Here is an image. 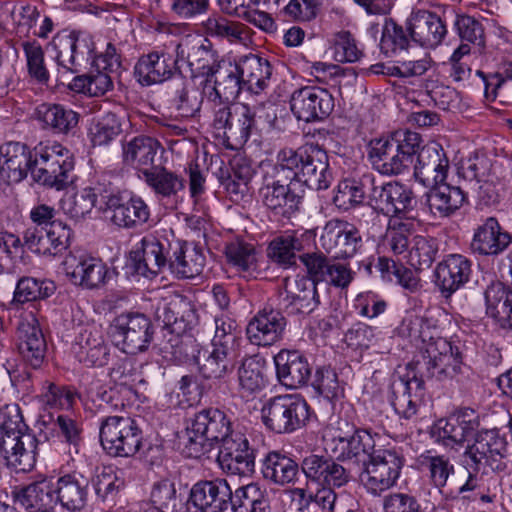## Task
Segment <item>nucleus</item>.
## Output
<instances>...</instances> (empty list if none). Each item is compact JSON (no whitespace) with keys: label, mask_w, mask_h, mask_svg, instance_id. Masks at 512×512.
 <instances>
[{"label":"nucleus","mask_w":512,"mask_h":512,"mask_svg":"<svg viewBox=\"0 0 512 512\" xmlns=\"http://www.w3.org/2000/svg\"><path fill=\"white\" fill-rule=\"evenodd\" d=\"M201 376L209 380L221 379L234 370L233 350L212 346L211 350L199 351L196 357Z\"/></svg>","instance_id":"a18cd8bd"},{"label":"nucleus","mask_w":512,"mask_h":512,"mask_svg":"<svg viewBox=\"0 0 512 512\" xmlns=\"http://www.w3.org/2000/svg\"><path fill=\"white\" fill-rule=\"evenodd\" d=\"M215 80L212 91L208 94V100L218 107V104L227 105L234 101L240 91L245 89L240 79L239 69L235 64L219 65L214 72Z\"/></svg>","instance_id":"c03bdc74"},{"label":"nucleus","mask_w":512,"mask_h":512,"mask_svg":"<svg viewBox=\"0 0 512 512\" xmlns=\"http://www.w3.org/2000/svg\"><path fill=\"white\" fill-rule=\"evenodd\" d=\"M472 273L471 261L461 254H449L435 269V283L445 297L463 287Z\"/></svg>","instance_id":"c756f323"},{"label":"nucleus","mask_w":512,"mask_h":512,"mask_svg":"<svg viewBox=\"0 0 512 512\" xmlns=\"http://www.w3.org/2000/svg\"><path fill=\"white\" fill-rule=\"evenodd\" d=\"M205 256L193 244H177L173 254H170L169 269L178 278H194L202 273Z\"/></svg>","instance_id":"49530a36"},{"label":"nucleus","mask_w":512,"mask_h":512,"mask_svg":"<svg viewBox=\"0 0 512 512\" xmlns=\"http://www.w3.org/2000/svg\"><path fill=\"white\" fill-rule=\"evenodd\" d=\"M39 440L23 420L17 404L0 408V454L15 473L32 471L37 461Z\"/></svg>","instance_id":"f257e3e1"},{"label":"nucleus","mask_w":512,"mask_h":512,"mask_svg":"<svg viewBox=\"0 0 512 512\" xmlns=\"http://www.w3.org/2000/svg\"><path fill=\"white\" fill-rule=\"evenodd\" d=\"M161 143L150 136L139 135L123 142L122 161L125 165L137 169L145 176L155 168V160Z\"/></svg>","instance_id":"e433bc0d"},{"label":"nucleus","mask_w":512,"mask_h":512,"mask_svg":"<svg viewBox=\"0 0 512 512\" xmlns=\"http://www.w3.org/2000/svg\"><path fill=\"white\" fill-rule=\"evenodd\" d=\"M89 481L79 474H66L55 485L56 504L70 512L81 511L87 504Z\"/></svg>","instance_id":"79ce46f5"},{"label":"nucleus","mask_w":512,"mask_h":512,"mask_svg":"<svg viewBox=\"0 0 512 512\" xmlns=\"http://www.w3.org/2000/svg\"><path fill=\"white\" fill-rule=\"evenodd\" d=\"M66 274L75 284L88 289L96 288L104 283L107 274L105 264L97 258L86 254H69L63 262Z\"/></svg>","instance_id":"473e14b6"},{"label":"nucleus","mask_w":512,"mask_h":512,"mask_svg":"<svg viewBox=\"0 0 512 512\" xmlns=\"http://www.w3.org/2000/svg\"><path fill=\"white\" fill-rule=\"evenodd\" d=\"M319 244L334 259H347L359 253L364 242L359 229L353 224L332 219L323 227Z\"/></svg>","instance_id":"4468645a"},{"label":"nucleus","mask_w":512,"mask_h":512,"mask_svg":"<svg viewBox=\"0 0 512 512\" xmlns=\"http://www.w3.org/2000/svg\"><path fill=\"white\" fill-rule=\"evenodd\" d=\"M236 65L240 72L242 85L247 91L260 94L268 87L272 75V66L266 58L256 54H248L241 56Z\"/></svg>","instance_id":"a19ab883"},{"label":"nucleus","mask_w":512,"mask_h":512,"mask_svg":"<svg viewBox=\"0 0 512 512\" xmlns=\"http://www.w3.org/2000/svg\"><path fill=\"white\" fill-rule=\"evenodd\" d=\"M34 150L20 142H9L0 147V179L19 183L32 174Z\"/></svg>","instance_id":"c85d7f7f"},{"label":"nucleus","mask_w":512,"mask_h":512,"mask_svg":"<svg viewBox=\"0 0 512 512\" xmlns=\"http://www.w3.org/2000/svg\"><path fill=\"white\" fill-rule=\"evenodd\" d=\"M392 405L397 414L410 419L418 412L425 395L423 376L418 377L412 370L393 379L391 384Z\"/></svg>","instance_id":"393cba45"},{"label":"nucleus","mask_w":512,"mask_h":512,"mask_svg":"<svg viewBox=\"0 0 512 512\" xmlns=\"http://www.w3.org/2000/svg\"><path fill=\"white\" fill-rule=\"evenodd\" d=\"M363 466L361 483L369 493L379 496L396 485L404 458L395 450L378 449Z\"/></svg>","instance_id":"9b49d317"},{"label":"nucleus","mask_w":512,"mask_h":512,"mask_svg":"<svg viewBox=\"0 0 512 512\" xmlns=\"http://www.w3.org/2000/svg\"><path fill=\"white\" fill-rule=\"evenodd\" d=\"M410 31L398 25L392 18H385L380 39V50L386 57H392L406 50L410 44Z\"/></svg>","instance_id":"0e129e2a"},{"label":"nucleus","mask_w":512,"mask_h":512,"mask_svg":"<svg viewBox=\"0 0 512 512\" xmlns=\"http://www.w3.org/2000/svg\"><path fill=\"white\" fill-rule=\"evenodd\" d=\"M152 508L160 512H186L184 499L177 494L175 484L167 479L153 485L151 491Z\"/></svg>","instance_id":"680f3d73"},{"label":"nucleus","mask_w":512,"mask_h":512,"mask_svg":"<svg viewBox=\"0 0 512 512\" xmlns=\"http://www.w3.org/2000/svg\"><path fill=\"white\" fill-rule=\"evenodd\" d=\"M301 470L309 484L339 488L352 479L351 471L335 459L323 455L310 454L301 462Z\"/></svg>","instance_id":"5701e85b"},{"label":"nucleus","mask_w":512,"mask_h":512,"mask_svg":"<svg viewBox=\"0 0 512 512\" xmlns=\"http://www.w3.org/2000/svg\"><path fill=\"white\" fill-rule=\"evenodd\" d=\"M420 464L427 471L430 484L443 493L449 477L455 472L450 458L443 454H431L428 451L420 456Z\"/></svg>","instance_id":"13d9d810"},{"label":"nucleus","mask_w":512,"mask_h":512,"mask_svg":"<svg viewBox=\"0 0 512 512\" xmlns=\"http://www.w3.org/2000/svg\"><path fill=\"white\" fill-rule=\"evenodd\" d=\"M177 63V57L174 59L168 53L151 52L138 59L134 74L142 86L160 84L172 77Z\"/></svg>","instance_id":"f704fd0d"},{"label":"nucleus","mask_w":512,"mask_h":512,"mask_svg":"<svg viewBox=\"0 0 512 512\" xmlns=\"http://www.w3.org/2000/svg\"><path fill=\"white\" fill-rule=\"evenodd\" d=\"M407 30L412 41L425 48H435L442 43L446 34V24L434 12L419 10L408 19Z\"/></svg>","instance_id":"2f4dec72"},{"label":"nucleus","mask_w":512,"mask_h":512,"mask_svg":"<svg viewBox=\"0 0 512 512\" xmlns=\"http://www.w3.org/2000/svg\"><path fill=\"white\" fill-rule=\"evenodd\" d=\"M264 425L277 434H290L303 428L310 418V407L299 394L270 398L262 407Z\"/></svg>","instance_id":"423d86ee"},{"label":"nucleus","mask_w":512,"mask_h":512,"mask_svg":"<svg viewBox=\"0 0 512 512\" xmlns=\"http://www.w3.org/2000/svg\"><path fill=\"white\" fill-rule=\"evenodd\" d=\"M320 304L317 285L301 277L293 282L285 280L284 290L279 293V305L290 314L308 315Z\"/></svg>","instance_id":"bb28decb"},{"label":"nucleus","mask_w":512,"mask_h":512,"mask_svg":"<svg viewBox=\"0 0 512 512\" xmlns=\"http://www.w3.org/2000/svg\"><path fill=\"white\" fill-rule=\"evenodd\" d=\"M213 106V127L223 133L227 141L242 145L249 139L255 127V113L246 104L235 103Z\"/></svg>","instance_id":"ddd939ff"},{"label":"nucleus","mask_w":512,"mask_h":512,"mask_svg":"<svg viewBox=\"0 0 512 512\" xmlns=\"http://www.w3.org/2000/svg\"><path fill=\"white\" fill-rule=\"evenodd\" d=\"M298 473V464L280 452L272 451L263 460V477L274 484L284 486L294 483Z\"/></svg>","instance_id":"603ef678"},{"label":"nucleus","mask_w":512,"mask_h":512,"mask_svg":"<svg viewBox=\"0 0 512 512\" xmlns=\"http://www.w3.org/2000/svg\"><path fill=\"white\" fill-rule=\"evenodd\" d=\"M35 115L42 127L53 134L74 133L79 122V114L61 104L42 103L37 107Z\"/></svg>","instance_id":"37998d69"},{"label":"nucleus","mask_w":512,"mask_h":512,"mask_svg":"<svg viewBox=\"0 0 512 512\" xmlns=\"http://www.w3.org/2000/svg\"><path fill=\"white\" fill-rule=\"evenodd\" d=\"M51 45L55 51L59 72L63 75L79 72V68L89 59L94 49L87 37L66 31L58 33Z\"/></svg>","instance_id":"aec40b11"},{"label":"nucleus","mask_w":512,"mask_h":512,"mask_svg":"<svg viewBox=\"0 0 512 512\" xmlns=\"http://www.w3.org/2000/svg\"><path fill=\"white\" fill-rule=\"evenodd\" d=\"M177 60L184 62L193 77L213 76L220 63L217 53L201 41L184 40L176 47Z\"/></svg>","instance_id":"7c9ffc66"},{"label":"nucleus","mask_w":512,"mask_h":512,"mask_svg":"<svg viewBox=\"0 0 512 512\" xmlns=\"http://www.w3.org/2000/svg\"><path fill=\"white\" fill-rule=\"evenodd\" d=\"M286 325L279 310L264 308L249 321L246 334L252 344L270 346L282 339Z\"/></svg>","instance_id":"cd10ccee"},{"label":"nucleus","mask_w":512,"mask_h":512,"mask_svg":"<svg viewBox=\"0 0 512 512\" xmlns=\"http://www.w3.org/2000/svg\"><path fill=\"white\" fill-rule=\"evenodd\" d=\"M274 362L280 383L288 388H299L311 377V366L299 351L281 350L274 357Z\"/></svg>","instance_id":"c9c22d12"},{"label":"nucleus","mask_w":512,"mask_h":512,"mask_svg":"<svg viewBox=\"0 0 512 512\" xmlns=\"http://www.w3.org/2000/svg\"><path fill=\"white\" fill-rule=\"evenodd\" d=\"M232 512H269L270 503L264 491L257 484L251 483L231 490Z\"/></svg>","instance_id":"5fc2aeb1"},{"label":"nucleus","mask_w":512,"mask_h":512,"mask_svg":"<svg viewBox=\"0 0 512 512\" xmlns=\"http://www.w3.org/2000/svg\"><path fill=\"white\" fill-rule=\"evenodd\" d=\"M507 452V442L496 429H484L475 432L472 441L468 442L462 455L461 465L474 469L490 467L502 470V459Z\"/></svg>","instance_id":"9d476101"},{"label":"nucleus","mask_w":512,"mask_h":512,"mask_svg":"<svg viewBox=\"0 0 512 512\" xmlns=\"http://www.w3.org/2000/svg\"><path fill=\"white\" fill-rule=\"evenodd\" d=\"M144 178L147 185L163 198L175 197L185 188V180L164 167H155L146 172Z\"/></svg>","instance_id":"052dcab7"},{"label":"nucleus","mask_w":512,"mask_h":512,"mask_svg":"<svg viewBox=\"0 0 512 512\" xmlns=\"http://www.w3.org/2000/svg\"><path fill=\"white\" fill-rule=\"evenodd\" d=\"M202 102L203 95L196 87L188 85L183 78L175 83L171 103L179 116L184 118L195 116L200 111Z\"/></svg>","instance_id":"bf43d9fd"},{"label":"nucleus","mask_w":512,"mask_h":512,"mask_svg":"<svg viewBox=\"0 0 512 512\" xmlns=\"http://www.w3.org/2000/svg\"><path fill=\"white\" fill-rule=\"evenodd\" d=\"M65 152L69 150L60 144L35 147L31 174L33 180L37 183L46 182L48 171L59 167L61 159H65Z\"/></svg>","instance_id":"6e6d98bb"},{"label":"nucleus","mask_w":512,"mask_h":512,"mask_svg":"<svg viewBox=\"0 0 512 512\" xmlns=\"http://www.w3.org/2000/svg\"><path fill=\"white\" fill-rule=\"evenodd\" d=\"M191 421L200 429L213 445L220 444L224 438L234 432L227 415L216 408L203 409L196 413ZM199 432V430H197Z\"/></svg>","instance_id":"3c124183"},{"label":"nucleus","mask_w":512,"mask_h":512,"mask_svg":"<svg viewBox=\"0 0 512 512\" xmlns=\"http://www.w3.org/2000/svg\"><path fill=\"white\" fill-rule=\"evenodd\" d=\"M414 164V177L425 187L446 180L450 168L449 159L443 147L437 142L419 146Z\"/></svg>","instance_id":"4be33fe9"},{"label":"nucleus","mask_w":512,"mask_h":512,"mask_svg":"<svg viewBox=\"0 0 512 512\" xmlns=\"http://www.w3.org/2000/svg\"><path fill=\"white\" fill-rule=\"evenodd\" d=\"M217 462L227 474L250 475L255 467L254 449L243 433L234 431L219 444Z\"/></svg>","instance_id":"f3484780"},{"label":"nucleus","mask_w":512,"mask_h":512,"mask_svg":"<svg viewBox=\"0 0 512 512\" xmlns=\"http://www.w3.org/2000/svg\"><path fill=\"white\" fill-rule=\"evenodd\" d=\"M16 336L18 351L23 360L34 369L41 367L47 344L38 320L32 312L21 315Z\"/></svg>","instance_id":"b1692460"},{"label":"nucleus","mask_w":512,"mask_h":512,"mask_svg":"<svg viewBox=\"0 0 512 512\" xmlns=\"http://www.w3.org/2000/svg\"><path fill=\"white\" fill-rule=\"evenodd\" d=\"M375 436L377 434H372L368 429L358 428L337 455V460L353 461L364 465L377 451Z\"/></svg>","instance_id":"864d4df0"},{"label":"nucleus","mask_w":512,"mask_h":512,"mask_svg":"<svg viewBox=\"0 0 512 512\" xmlns=\"http://www.w3.org/2000/svg\"><path fill=\"white\" fill-rule=\"evenodd\" d=\"M426 203L430 212L439 218L450 217L466 202V194L458 187L445 181L429 186Z\"/></svg>","instance_id":"ea45409f"},{"label":"nucleus","mask_w":512,"mask_h":512,"mask_svg":"<svg viewBox=\"0 0 512 512\" xmlns=\"http://www.w3.org/2000/svg\"><path fill=\"white\" fill-rule=\"evenodd\" d=\"M276 161L293 181L312 190H326L331 184L328 155L317 145L306 144L296 150L284 148L278 152Z\"/></svg>","instance_id":"7ed1b4c3"},{"label":"nucleus","mask_w":512,"mask_h":512,"mask_svg":"<svg viewBox=\"0 0 512 512\" xmlns=\"http://www.w3.org/2000/svg\"><path fill=\"white\" fill-rule=\"evenodd\" d=\"M511 239V235L501 228L496 218L488 217L475 230L470 247L474 253L495 256L509 246Z\"/></svg>","instance_id":"58836bf2"},{"label":"nucleus","mask_w":512,"mask_h":512,"mask_svg":"<svg viewBox=\"0 0 512 512\" xmlns=\"http://www.w3.org/2000/svg\"><path fill=\"white\" fill-rule=\"evenodd\" d=\"M375 174L364 173L358 179H346L338 185V192L334 197L335 203L347 209V204L355 206L367 200L371 203L374 188Z\"/></svg>","instance_id":"8fccbe9b"},{"label":"nucleus","mask_w":512,"mask_h":512,"mask_svg":"<svg viewBox=\"0 0 512 512\" xmlns=\"http://www.w3.org/2000/svg\"><path fill=\"white\" fill-rule=\"evenodd\" d=\"M75 357L88 367H102L109 361V348L102 332L97 328H85L73 346Z\"/></svg>","instance_id":"4c0bfd02"},{"label":"nucleus","mask_w":512,"mask_h":512,"mask_svg":"<svg viewBox=\"0 0 512 512\" xmlns=\"http://www.w3.org/2000/svg\"><path fill=\"white\" fill-rule=\"evenodd\" d=\"M170 249L167 239L144 236L130 252L135 272L146 278L155 277L169 265Z\"/></svg>","instance_id":"2eb2a0df"},{"label":"nucleus","mask_w":512,"mask_h":512,"mask_svg":"<svg viewBox=\"0 0 512 512\" xmlns=\"http://www.w3.org/2000/svg\"><path fill=\"white\" fill-rule=\"evenodd\" d=\"M421 142L418 133L399 129L387 137L371 140L368 157L380 174L399 175L413 163Z\"/></svg>","instance_id":"20e7f679"},{"label":"nucleus","mask_w":512,"mask_h":512,"mask_svg":"<svg viewBox=\"0 0 512 512\" xmlns=\"http://www.w3.org/2000/svg\"><path fill=\"white\" fill-rule=\"evenodd\" d=\"M71 237L72 230L66 223L54 221L48 228H27L23 246L39 255L56 256L68 248Z\"/></svg>","instance_id":"412c9836"},{"label":"nucleus","mask_w":512,"mask_h":512,"mask_svg":"<svg viewBox=\"0 0 512 512\" xmlns=\"http://www.w3.org/2000/svg\"><path fill=\"white\" fill-rule=\"evenodd\" d=\"M417 205L411 187L396 181H384L375 175L370 206L377 212L390 216L392 220L413 219L411 215Z\"/></svg>","instance_id":"6e6552de"},{"label":"nucleus","mask_w":512,"mask_h":512,"mask_svg":"<svg viewBox=\"0 0 512 512\" xmlns=\"http://www.w3.org/2000/svg\"><path fill=\"white\" fill-rule=\"evenodd\" d=\"M106 193L107 185L97 183L63 200L62 209L71 219L79 221L92 211L98 201L105 206L104 194Z\"/></svg>","instance_id":"de8ad7c7"},{"label":"nucleus","mask_w":512,"mask_h":512,"mask_svg":"<svg viewBox=\"0 0 512 512\" xmlns=\"http://www.w3.org/2000/svg\"><path fill=\"white\" fill-rule=\"evenodd\" d=\"M228 263L240 272L256 270L257 253L255 247L243 240L235 239L225 245L224 250Z\"/></svg>","instance_id":"338daca9"},{"label":"nucleus","mask_w":512,"mask_h":512,"mask_svg":"<svg viewBox=\"0 0 512 512\" xmlns=\"http://www.w3.org/2000/svg\"><path fill=\"white\" fill-rule=\"evenodd\" d=\"M264 362L256 357L243 360L238 370V381L243 396H250L265 387Z\"/></svg>","instance_id":"e2e57ef3"},{"label":"nucleus","mask_w":512,"mask_h":512,"mask_svg":"<svg viewBox=\"0 0 512 512\" xmlns=\"http://www.w3.org/2000/svg\"><path fill=\"white\" fill-rule=\"evenodd\" d=\"M424 319L418 316L408 317L402 321L400 333L411 338H420L424 344L421 348L422 361L419 370L428 378L438 381L453 379L462 373V357L458 347L442 337L429 336L423 330Z\"/></svg>","instance_id":"f03ea898"},{"label":"nucleus","mask_w":512,"mask_h":512,"mask_svg":"<svg viewBox=\"0 0 512 512\" xmlns=\"http://www.w3.org/2000/svg\"><path fill=\"white\" fill-rule=\"evenodd\" d=\"M438 253V243L432 237L416 235L412 238L406 260L417 270H424L433 264Z\"/></svg>","instance_id":"69168bd1"},{"label":"nucleus","mask_w":512,"mask_h":512,"mask_svg":"<svg viewBox=\"0 0 512 512\" xmlns=\"http://www.w3.org/2000/svg\"><path fill=\"white\" fill-rule=\"evenodd\" d=\"M334 97L325 88L305 86L293 92L290 108L298 120L320 121L327 118L334 109Z\"/></svg>","instance_id":"6ab92c4d"},{"label":"nucleus","mask_w":512,"mask_h":512,"mask_svg":"<svg viewBox=\"0 0 512 512\" xmlns=\"http://www.w3.org/2000/svg\"><path fill=\"white\" fill-rule=\"evenodd\" d=\"M487 314L501 328L512 330V293L501 282L491 283L484 293Z\"/></svg>","instance_id":"09e8293b"},{"label":"nucleus","mask_w":512,"mask_h":512,"mask_svg":"<svg viewBox=\"0 0 512 512\" xmlns=\"http://www.w3.org/2000/svg\"><path fill=\"white\" fill-rule=\"evenodd\" d=\"M55 291V285L50 280H38L33 277L21 278L14 292V301L26 303L50 297Z\"/></svg>","instance_id":"774afa93"},{"label":"nucleus","mask_w":512,"mask_h":512,"mask_svg":"<svg viewBox=\"0 0 512 512\" xmlns=\"http://www.w3.org/2000/svg\"><path fill=\"white\" fill-rule=\"evenodd\" d=\"M104 198L103 211L111 223L119 228L137 229L146 224L150 218L149 206L138 195L127 196L116 192L109 183Z\"/></svg>","instance_id":"f8f14e48"},{"label":"nucleus","mask_w":512,"mask_h":512,"mask_svg":"<svg viewBox=\"0 0 512 512\" xmlns=\"http://www.w3.org/2000/svg\"><path fill=\"white\" fill-rule=\"evenodd\" d=\"M14 501L31 512H48L56 504L55 485L51 478L41 476L30 484L12 491Z\"/></svg>","instance_id":"72a5a7b5"},{"label":"nucleus","mask_w":512,"mask_h":512,"mask_svg":"<svg viewBox=\"0 0 512 512\" xmlns=\"http://www.w3.org/2000/svg\"><path fill=\"white\" fill-rule=\"evenodd\" d=\"M115 76L108 71L96 68L95 71L75 76L68 86L77 93L95 97L102 96L113 88Z\"/></svg>","instance_id":"4d7b16f0"},{"label":"nucleus","mask_w":512,"mask_h":512,"mask_svg":"<svg viewBox=\"0 0 512 512\" xmlns=\"http://www.w3.org/2000/svg\"><path fill=\"white\" fill-rule=\"evenodd\" d=\"M154 316L164 330L176 337L190 330L196 318L192 303L180 294L161 298L154 306Z\"/></svg>","instance_id":"a211bd4d"},{"label":"nucleus","mask_w":512,"mask_h":512,"mask_svg":"<svg viewBox=\"0 0 512 512\" xmlns=\"http://www.w3.org/2000/svg\"><path fill=\"white\" fill-rule=\"evenodd\" d=\"M259 196L267 209L289 218L300 210L303 190L276 161L265 171Z\"/></svg>","instance_id":"39448f33"},{"label":"nucleus","mask_w":512,"mask_h":512,"mask_svg":"<svg viewBox=\"0 0 512 512\" xmlns=\"http://www.w3.org/2000/svg\"><path fill=\"white\" fill-rule=\"evenodd\" d=\"M231 487L226 479L200 480L190 489L188 502L200 512H227Z\"/></svg>","instance_id":"a878e982"},{"label":"nucleus","mask_w":512,"mask_h":512,"mask_svg":"<svg viewBox=\"0 0 512 512\" xmlns=\"http://www.w3.org/2000/svg\"><path fill=\"white\" fill-rule=\"evenodd\" d=\"M479 425V418L474 411L465 409L437 420L431 427L430 435L435 443L453 449L456 446H463L467 438L477 431Z\"/></svg>","instance_id":"dca6fc26"},{"label":"nucleus","mask_w":512,"mask_h":512,"mask_svg":"<svg viewBox=\"0 0 512 512\" xmlns=\"http://www.w3.org/2000/svg\"><path fill=\"white\" fill-rule=\"evenodd\" d=\"M154 326L143 313H123L111 325L114 344L126 354L146 352L154 339Z\"/></svg>","instance_id":"1a4fd4ad"},{"label":"nucleus","mask_w":512,"mask_h":512,"mask_svg":"<svg viewBox=\"0 0 512 512\" xmlns=\"http://www.w3.org/2000/svg\"><path fill=\"white\" fill-rule=\"evenodd\" d=\"M99 438L110 456L132 457L142 446L143 435L137 422L124 416H108L101 420Z\"/></svg>","instance_id":"0eeeda50"}]
</instances>
